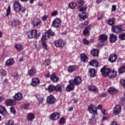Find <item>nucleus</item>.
I'll return each mask as SVG.
<instances>
[{
    "mask_svg": "<svg viewBox=\"0 0 125 125\" xmlns=\"http://www.w3.org/2000/svg\"><path fill=\"white\" fill-rule=\"evenodd\" d=\"M125 31V24H120L119 25H114L111 27V31L115 34H121Z\"/></svg>",
    "mask_w": 125,
    "mask_h": 125,
    "instance_id": "f257e3e1",
    "label": "nucleus"
},
{
    "mask_svg": "<svg viewBox=\"0 0 125 125\" xmlns=\"http://www.w3.org/2000/svg\"><path fill=\"white\" fill-rule=\"evenodd\" d=\"M41 35V32H39L38 34V30L36 29H32L27 32V37L29 39H39Z\"/></svg>",
    "mask_w": 125,
    "mask_h": 125,
    "instance_id": "f03ea898",
    "label": "nucleus"
},
{
    "mask_svg": "<svg viewBox=\"0 0 125 125\" xmlns=\"http://www.w3.org/2000/svg\"><path fill=\"white\" fill-rule=\"evenodd\" d=\"M111 68H106V65L104 66L101 69V72L102 73V76L104 77H107L109 76L111 73Z\"/></svg>",
    "mask_w": 125,
    "mask_h": 125,
    "instance_id": "7ed1b4c3",
    "label": "nucleus"
},
{
    "mask_svg": "<svg viewBox=\"0 0 125 125\" xmlns=\"http://www.w3.org/2000/svg\"><path fill=\"white\" fill-rule=\"evenodd\" d=\"M21 7V4L18 1H15L13 5V8L14 11L17 13H19L20 12V8Z\"/></svg>",
    "mask_w": 125,
    "mask_h": 125,
    "instance_id": "20e7f679",
    "label": "nucleus"
},
{
    "mask_svg": "<svg viewBox=\"0 0 125 125\" xmlns=\"http://www.w3.org/2000/svg\"><path fill=\"white\" fill-rule=\"evenodd\" d=\"M54 45L56 47L61 48L65 45V42L62 39H58L55 41Z\"/></svg>",
    "mask_w": 125,
    "mask_h": 125,
    "instance_id": "39448f33",
    "label": "nucleus"
},
{
    "mask_svg": "<svg viewBox=\"0 0 125 125\" xmlns=\"http://www.w3.org/2000/svg\"><path fill=\"white\" fill-rule=\"evenodd\" d=\"M75 85H80L82 83V78L80 76H75L73 80H70Z\"/></svg>",
    "mask_w": 125,
    "mask_h": 125,
    "instance_id": "423d86ee",
    "label": "nucleus"
},
{
    "mask_svg": "<svg viewBox=\"0 0 125 125\" xmlns=\"http://www.w3.org/2000/svg\"><path fill=\"white\" fill-rule=\"evenodd\" d=\"M39 83H41L40 79L37 77H34L32 79L30 85L31 86H33V87H36V86H38V85H39Z\"/></svg>",
    "mask_w": 125,
    "mask_h": 125,
    "instance_id": "0eeeda50",
    "label": "nucleus"
},
{
    "mask_svg": "<svg viewBox=\"0 0 125 125\" xmlns=\"http://www.w3.org/2000/svg\"><path fill=\"white\" fill-rule=\"evenodd\" d=\"M60 118V114L58 112H54L50 116V119L51 121H58Z\"/></svg>",
    "mask_w": 125,
    "mask_h": 125,
    "instance_id": "6e6552de",
    "label": "nucleus"
},
{
    "mask_svg": "<svg viewBox=\"0 0 125 125\" xmlns=\"http://www.w3.org/2000/svg\"><path fill=\"white\" fill-rule=\"evenodd\" d=\"M89 112L93 115H97V108L93 104H90L88 106Z\"/></svg>",
    "mask_w": 125,
    "mask_h": 125,
    "instance_id": "1a4fd4ad",
    "label": "nucleus"
},
{
    "mask_svg": "<svg viewBox=\"0 0 125 125\" xmlns=\"http://www.w3.org/2000/svg\"><path fill=\"white\" fill-rule=\"evenodd\" d=\"M69 84L67 85L65 88L66 91L71 92L72 90H75V84H74L70 80L68 81Z\"/></svg>",
    "mask_w": 125,
    "mask_h": 125,
    "instance_id": "9d476101",
    "label": "nucleus"
},
{
    "mask_svg": "<svg viewBox=\"0 0 125 125\" xmlns=\"http://www.w3.org/2000/svg\"><path fill=\"white\" fill-rule=\"evenodd\" d=\"M122 111V107L119 104H117L114 108L113 113L114 116H118L121 113Z\"/></svg>",
    "mask_w": 125,
    "mask_h": 125,
    "instance_id": "9b49d317",
    "label": "nucleus"
},
{
    "mask_svg": "<svg viewBox=\"0 0 125 125\" xmlns=\"http://www.w3.org/2000/svg\"><path fill=\"white\" fill-rule=\"evenodd\" d=\"M46 101L47 104H54L56 101V99L52 95L47 97Z\"/></svg>",
    "mask_w": 125,
    "mask_h": 125,
    "instance_id": "f8f14e48",
    "label": "nucleus"
},
{
    "mask_svg": "<svg viewBox=\"0 0 125 125\" xmlns=\"http://www.w3.org/2000/svg\"><path fill=\"white\" fill-rule=\"evenodd\" d=\"M61 22L60 19H56L53 21L52 26L55 28H59L61 26Z\"/></svg>",
    "mask_w": 125,
    "mask_h": 125,
    "instance_id": "ddd939ff",
    "label": "nucleus"
},
{
    "mask_svg": "<svg viewBox=\"0 0 125 125\" xmlns=\"http://www.w3.org/2000/svg\"><path fill=\"white\" fill-rule=\"evenodd\" d=\"M117 59L118 56H117V54H112L108 58V61L109 62H110V63H115V62L117 61Z\"/></svg>",
    "mask_w": 125,
    "mask_h": 125,
    "instance_id": "4468645a",
    "label": "nucleus"
},
{
    "mask_svg": "<svg viewBox=\"0 0 125 125\" xmlns=\"http://www.w3.org/2000/svg\"><path fill=\"white\" fill-rule=\"evenodd\" d=\"M22 98H23V94L20 92L16 93L13 97L15 101H21V100H22Z\"/></svg>",
    "mask_w": 125,
    "mask_h": 125,
    "instance_id": "2eb2a0df",
    "label": "nucleus"
},
{
    "mask_svg": "<svg viewBox=\"0 0 125 125\" xmlns=\"http://www.w3.org/2000/svg\"><path fill=\"white\" fill-rule=\"evenodd\" d=\"M5 103L6 106H13V105H16V101L10 99H7Z\"/></svg>",
    "mask_w": 125,
    "mask_h": 125,
    "instance_id": "dca6fc26",
    "label": "nucleus"
},
{
    "mask_svg": "<svg viewBox=\"0 0 125 125\" xmlns=\"http://www.w3.org/2000/svg\"><path fill=\"white\" fill-rule=\"evenodd\" d=\"M109 40L110 42L114 43V42H116L118 40V37H117V35L112 33L110 35Z\"/></svg>",
    "mask_w": 125,
    "mask_h": 125,
    "instance_id": "f3484780",
    "label": "nucleus"
},
{
    "mask_svg": "<svg viewBox=\"0 0 125 125\" xmlns=\"http://www.w3.org/2000/svg\"><path fill=\"white\" fill-rule=\"evenodd\" d=\"M80 59L81 62H83V63H86L88 61V57L86 54H81L80 55Z\"/></svg>",
    "mask_w": 125,
    "mask_h": 125,
    "instance_id": "a211bd4d",
    "label": "nucleus"
},
{
    "mask_svg": "<svg viewBox=\"0 0 125 125\" xmlns=\"http://www.w3.org/2000/svg\"><path fill=\"white\" fill-rule=\"evenodd\" d=\"M11 26L13 27H18L20 25V21L17 19H13L11 21Z\"/></svg>",
    "mask_w": 125,
    "mask_h": 125,
    "instance_id": "6ab92c4d",
    "label": "nucleus"
},
{
    "mask_svg": "<svg viewBox=\"0 0 125 125\" xmlns=\"http://www.w3.org/2000/svg\"><path fill=\"white\" fill-rule=\"evenodd\" d=\"M50 80L53 83H57V82L59 81V78L56 76V74L54 72L50 75Z\"/></svg>",
    "mask_w": 125,
    "mask_h": 125,
    "instance_id": "aec40b11",
    "label": "nucleus"
},
{
    "mask_svg": "<svg viewBox=\"0 0 125 125\" xmlns=\"http://www.w3.org/2000/svg\"><path fill=\"white\" fill-rule=\"evenodd\" d=\"M78 70V66L77 65H70L68 67V72L69 73H73Z\"/></svg>",
    "mask_w": 125,
    "mask_h": 125,
    "instance_id": "412c9836",
    "label": "nucleus"
},
{
    "mask_svg": "<svg viewBox=\"0 0 125 125\" xmlns=\"http://www.w3.org/2000/svg\"><path fill=\"white\" fill-rule=\"evenodd\" d=\"M36 74H37V70L33 67L27 72V75H28L29 77H34Z\"/></svg>",
    "mask_w": 125,
    "mask_h": 125,
    "instance_id": "4be33fe9",
    "label": "nucleus"
},
{
    "mask_svg": "<svg viewBox=\"0 0 125 125\" xmlns=\"http://www.w3.org/2000/svg\"><path fill=\"white\" fill-rule=\"evenodd\" d=\"M33 27H38L41 24V21L39 19L35 18L31 22Z\"/></svg>",
    "mask_w": 125,
    "mask_h": 125,
    "instance_id": "5701e85b",
    "label": "nucleus"
},
{
    "mask_svg": "<svg viewBox=\"0 0 125 125\" xmlns=\"http://www.w3.org/2000/svg\"><path fill=\"white\" fill-rule=\"evenodd\" d=\"M99 40L103 42H105L108 40V36L104 34H101L99 36Z\"/></svg>",
    "mask_w": 125,
    "mask_h": 125,
    "instance_id": "b1692460",
    "label": "nucleus"
},
{
    "mask_svg": "<svg viewBox=\"0 0 125 125\" xmlns=\"http://www.w3.org/2000/svg\"><path fill=\"white\" fill-rule=\"evenodd\" d=\"M115 22H116V19H115V18H114L109 19L106 21L107 24H108V25H109V26H112V27L115 25Z\"/></svg>",
    "mask_w": 125,
    "mask_h": 125,
    "instance_id": "393cba45",
    "label": "nucleus"
},
{
    "mask_svg": "<svg viewBox=\"0 0 125 125\" xmlns=\"http://www.w3.org/2000/svg\"><path fill=\"white\" fill-rule=\"evenodd\" d=\"M90 28H91V24L84 27V30L83 31V34L84 36H87L89 34V29Z\"/></svg>",
    "mask_w": 125,
    "mask_h": 125,
    "instance_id": "a878e982",
    "label": "nucleus"
},
{
    "mask_svg": "<svg viewBox=\"0 0 125 125\" xmlns=\"http://www.w3.org/2000/svg\"><path fill=\"white\" fill-rule=\"evenodd\" d=\"M89 64L90 66L94 67V68H97L99 65V63L96 60H92L90 61Z\"/></svg>",
    "mask_w": 125,
    "mask_h": 125,
    "instance_id": "bb28decb",
    "label": "nucleus"
},
{
    "mask_svg": "<svg viewBox=\"0 0 125 125\" xmlns=\"http://www.w3.org/2000/svg\"><path fill=\"white\" fill-rule=\"evenodd\" d=\"M35 114L33 113H30L27 114V120L29 121V122H32V121H34L35 120Z\"/></svg>",
    "mask_w": 125,
    "mask_h": 125,
    "instance_id": "cd10ccee",
    "label": "nucleus"
},
{
    "mask_svg": "<svg viewBox=\"0 0 125 125\" xmlns=\"http://www.w3.org/2000/svg\"><path fill=\"white\" fill-rule=\"evenodd\" d=\"M15 63L14 59H10L6 61L5 62V66L6 67H10V66H12Z\"/></svg>",
    "mask_w": 125,
    "mask_h": 125,
    "instance_id": "c85d7f7f",
    "label": "nucleus"
},
{
    "mask_svg": "<svg viewBox=\"0 0 125 125\" xmlns=\"http://www.w3.org/2000/svg\"><path fill=\"white\" fill-rule=\"evenodd\" d=\"M6 113H7L6 108L2 105H0V114L2 115V116H5L6 115Z\"/></svg>",
    "mask_w": 125,
    "mask_h": 125,
    "instance_id": "c756f323",
    "label": "nucleus"
},
{
    "mask_svg": "<svg viewBox=\"0 0 125 125\" xmlns=\"http://www.w3.org/2000/svg\"><path fill=\"white\" fill-rule=\"evenodd\" d=\"M45 33H46L49 38L50 37H54V36H55V32L53 31L51 29H49L47 30Z\"/></svg>",
    "mask_w": 125,
    "mask_h": 125,
    "instance_id": "7c9ffc66",
    "label": "nucleus"
},
{
    "mask_svg": "<svg viewBox=\"0 0 125 125\" xmlns=\"http://www.w3.org/2000/svg\"><path fill=\"white\" fill-rule=\"evenodd\" d=\"M89 73L91 78H94V77L96 76V70L94 68H91L89 71Z\"/></svg>",
    "mask_w": 125,
    "mask_h": 125,
    "instance_id": "2f4dec72",
    "label": "nucleus"
},
{
    "mask_svg": "<svg viewBox=\"0 0 125 125\" xmlns=\"http://www.w3.org/2000/svg\"><path fill=\"white\" fill-rule=\"evenodd\" d=\"M55 91L62 92V85L58 84L57 85L55 86Z\"/></svg>",
    "mask_w": 125,
    "mask_h": 125,
    "instance_id": "473e14b6",
    "label": "nucleus"
},
{
    "mask_svg": "<svg viewBox=\"0 0 125 125\" xmlns=\"http://www.w3.org/2000/svg\"><path fill=\"white\" fill-rule=\"evenodd\" d=\"M88 90L89 91H94V92H97V91H98V89H97L96 86L94 85H91L88 87Z\"/></svg>",
    "mask_w": 125,
    "mask_h": 125,
    "instance_id": "72a5a7b5",
    "label": "nucleus"
},
{
    "mask_svg": "<svg viewBox=\"0 0 125 125\" xmlns=\"http://www.w3.org/2000/svg\"><path fill=\"white\" fill-rule=\"evenodd\" d=\"M68 8L70 9H75L76 6H77V3L75 2H71L68 4Z\"/></svg>",
    "mask_w": 125,
    "mask_h": 125,
    "instance_id": "f704fd0d",
    "label": "nucleus"
},
{
    "mask_svg": "<svg viewBox=\"0 0 125 125\" xmlns=\"http://www.w3.org/2000/svg\"><path fill=\"white\" fill-rule=\"evenodd\" d=\"M84 3V1L83 0H79L76 3V6L78 8H81V7H83Z\"/></svg>",
    "mask_w": 125,
    "mask_h": 125,
    "instance_id": "c9c22d12",
    "label": "nucleus"
},
{
    "mask_svg": "<svg viewBox=\"0 0 125 125\" xmlns=\"http://www.w3.org/2000/svg\"><path fill=\"white\" fill-rule=\"evenodd\" d=\"M15 48L16 49L17 51H22L23 50V46L21 44H15Z\"/></svg>",
    "mask_w": 125,
    "mask_h": 125,
    "instance_id": "e433bc0d",
    "label": "nucleus"
},
{
    "mask_svg": "<svg viewBox=\"0 0 125 125\" xmlns=\"http://www.w3.org/2000/svg\"><path fill=\"white\" fill-rule=\"evenodd\" d=\"M91 54L94 57L98 56V54H99V51L97 49H93L91 52Z\"/></svg>",
    "mask_w": 125,
    "mask_h": 125,
    "instance_id": "4c0bfd02",
    "label": "nucleus"
},
{
    "mask_svg": "<svg viewBox=\"0 0 125 125\" xmlns=\"http://www.w3.org/2000/svg\"><path fill=\"white\" fill-rule=\"evenodd\" d=\"M47 90L49 92H53L55 91V86L54 85H49L47 87Z\"/></svg>",
    "mask_w": 125,
    "mask_h": 125,
    "instance_id": "58836bf2",
    "label": "nucleus"
},
{
    "mask_svg": "<svg viewBox=\"0 0 125 125\" xmlns=\"http://www.w3.org/2000/svg\"><path fill=\"white\" fill-rule=\"evenodd\" d=\"M49 39V37H48V36L47 35L46 33H43L42 34V42H45V41H47Z\"/></svg>",
    "mask_w": 125,
    "mask_h": 125,
    "instance_id": "ea45409f",
    "label": "nucleus"
},
{
    "mask_svg": "<svg viewBox=\"0 0 125 125\" xmlns=\"http://www.w3.org/2000/svg\"><path fill=\"white\" fill-rule=\"evenodd\" d=\"M125 72V65L121 66L118 69V73L119 74H124Z\"/></svg>",
    "mask_w": 125,
    "mask_h": 125,
    "instance_id": "a19ab883",
    "label": "nucleus"
},
{
    "mask_svg": "<svg viewBox=\"0 0 125 125\" xmlns=\"http://www.w3.org/2000/svg\"><path fill=\"white\" fill-rule=\"evenodd\" d=\"M110 75H109V78L111 79H113L114 78H116L117 77V72L115 70L111 71Z\"/></svg>",
    "mask_w": 125,
    "mask_h": 125,
    "instance_id": "79ce46f5",
    "label": "nucleus"
},
{
    "mask_svg": "<svg viewBox=\"0 0 125 125\" xmlns=\"http://www.w3.org/2000/svg\"><path fill=\"white\" fill-rule=\"evenodd\" d=\"M108 91L111 94H115L117 93V90L113 87H110L108 89Z\"/></svg>",
    "mask_w": 125,
    "mask_h": 125,
    "instance_id": "37998d69",
    "label": "nucleus"
},
{
    "mask_svg": "<svg viewBox=\"0 0 125 125\" xmlns=\"http://www.w3.org/2000/svg\"><path fill=\"white\" fill-rule=\"evenodd\" d=\"M29 107H30V104H24L21 106V109H25L26 110H28V109H29Z\"/></svg>",
    "mask_w": 125,
    "mask_h": 125,
    "instance_id": "c03bdc74",
    "label": "nucleus"
},
{
    "mask_svg": "<svg viewBox=\"0 0 125 125\" xmlns=\"http://www.w3.org/2000/svg\"><path fill=\"white\" fill-rule=\"evenodd\" d=\"M10 13H11V9L10 8V5H9L6 10V17H8V16L10 15Z\"/></svg>",
    "mask_w": 125,
    "mask_h": 125,
    "instance_id": "a18cd8bd",
    "label": "nucleus"
},
{
    "mask_svg": "<svg viewBox=\"0 0 125 125\" xmlns=\"http://www.w3.org/2000/svg\"><path fill=\"white\" fill-rule=\"evenodd\" d=\"M79 17L80 19H83V20H84L85 19H86V14L85 12H82V15H79Z\"/></svg>",
    "mask_w": 125,
    "mask_h": 125,
    "instance_id": "49530a36",
    "label": "nucleus"
},
{
    "mask_svg": "<svg viewBox=\"0 0 125 125\" xmlns=\"http://www.w3.org/2000/svg\"><path fill=\"white\" fill-rule=\"evenodd\" d=\"M89 123L91 125H92V124H95V123H96V118H95V116L93 115L92 118L89 120Z\"/></svg>",
    "mask_w": 125,
    "mask_h": 125,
    "instance_id": "de8ad7c7",
    "label": "nucleus"
},
{
    "mask_svg": "<svg viewBox=\"0 0 125 125\" xmlns=\"http://www.w3.org/2000/svg\"><path fill=\"white\" fill-rule=\"evenodd\" d=\"M118 38L121 41H125V33H121L119 34Z\"/></svg>",
    "mask_w": 125,
    "mask_h": 125,
    "instance_id": "09e8293b",
    "label": "nucleus"
},
{
    "mask_svg": "<svg viewBox=\"0 0 125 125\" xmlns=\"http://www.w3.org/2000/svg\"><path fill=\"white\" fill-rule=\"evenodd\" d=\"M60 125H65L66 124V120H65V118L64 117H62L60 119V122H59Z\"/></svg>",
    "mask_w": 125,
    "mask_h": 125,
    "instance_id": "8fccbe9b",
    "label": "nucleus"
},
{
    "mask_svg": "<svg viewBox=\"0 0 125 125\" xmlns=\"http://www.w3.org/2000/svg\"><path fill=\"white\" fill-rule=\"evenodd\" d=\"M6 71H5L4 69H0V77H4L5 75H6Z\"/></svg>",
    "mask_w": 125,
    "mask_h": 125,
    "instance_id": "3c124183",
    "label": "nucleus"
},
{
    "mask_svg": "<svg viewBox=\"0 0 125 125\" xmlns=\"http://www.w3.org/2000/svg\"><path fill=\"white\" fill-rule=\"evenodd\" d=\"M120 84L124 88H125V79H121L120 81Z\"/></svg>",
    "mask_w": 125,
    "mask_h": 125,
    "instance_id": "603ef678",
    "label": "nucleus"
},
{
    "mask_svg": "<svg viewBox=\"0 0 125 125\" xmlns=\"http://www.w3.org/2000/svg\"><path fill=\"white\" fill-rule=\"evenodd\" d=\"M83 42L84 45H88L89 44V41L85 38L83 39Z\"/></svg>",
    "mask_w": 125,
    "mask_h": 125,
    "instance_id": "864d4df0",
    "label": "nucleus"
},
{
    "mask_svg": "<svg viewBox=\"0 0 125 125\" xmlns=\"http://www.w3.org/2000/svg\"><path fill=\"white\" fill-rule=\"evenodd\" d=\"M42 47H43L44 49L47 50V44H46L45 41L42 42Z\"/></svg>",
    "mask_w": 125,
    "mask_h": 125,
    "instance_id": "5fc2aeb1",
    "label": "nucleus"
},
{
    "mask_svg": "<svg viewBox=\"0 0 125 125\" xmlns=\"http://www.w3.org/2000/svg\"><path fill=\"white\" fill-rule=\"evenodd\" d=\"M5 125H14V121L13 120H9L5 123Z\"/></svg>",
    "mask_w": 125,
    "mask_h": 125,
    "instance_id": "6e6d98bb",
    "label": "nucleus"
},
{
    "mask_svg": "<svg viewBox=\"0 0 125 125\" xmlns=\"http://www.w3.org/2000/svg\"><path fill=\"white\" fill-rule=\"evenodd\" d=\"M37 100L39 103V104H42L43 103V101L44 100V98L39 97L37 98Z\"/></svg>",
    "mask_w": 125,
    "mask_h": 125,
    "instance_id": "4d7b16f0",
    "label": "nucleus"
},
{
    "mask_svg": "<svg viewBox=\"0 0 125 125\" xmlns=\"http://www.w3.org/2000/svg\"><path fill=\"white\" fill-rule=\"evenodd\" d=\"M13 77H14V78L15 79V80H18V78H19V74H18V73H17V72H15L13 75Z\"/></svg>",
    "mask_w": 125,
    "mask_h": 125,
    "instance_id": "13d9d810",
    "label": "nucleus"
},
{
    "mask_svg": "<svg viewBox=\"0 0 125 125\" xmlns=\"http://www.w3.org/2000/svg\"><path fill=\"white\" fill-rule=\"evenodd\" d=\"M101 112L104 116H107V115H108V110L106 109L102 110Z\"/></svg>",
    "mask_w": 125,
    "mask_h": 125,
    "instance_id": "bf43d9fd",
    "label": "nucleus"
},
{
    "mask_svg": "<svg viewBox=\"0 0 125 125\" xmlns=\"http://www.w3.org/2000/svg\"><path fill=\"white\" fill-rule=\"evenodd\" d=\"M26 8L24 6H21L20 8V11H21V12H22V13H24V12H26Z\"/></svg>",
    "mask_w": 125,
    "mask_h": 125,
    "instance_id": "052dcab7",
    "label": "nucleus"
},
{
    "mask_svg": "<svg viewBox=\"0 0 125 125\" xmlns=\"http://www.w3.org/2000/svg\"><path fill=\"white\" fill-rule=\"evenodd\" d=\"M87 9V7H83L79 9V11L83 12V11H86Z\"/></svg>",
    "mask_w": 125,
    "mask_h": 125,
    "instance_id": "680f3d73",
    "label": "nucleus"
},
{
    "mask_svg": "<svg viewBox=\"0 0 125 125\" xmlns=\"http://www.w3.org/2000/svg\"><path fill=\"white\" fill-rule=\"evenodd\" d=\"M2 83L3 84V85H6L7 84H8L9 82H8V79H5V80H3Z\"/></svg>",
    "mask_w": 125,
    "mask_h": 125,
    "instance_id": "e2e57ef3",
    "label": "nucleus"
},
{
    "mask_svg": "<svg viewBox=\"0 0 125 125\" xmlns=\"http://www.w3.org/2000/svg\"><path fill=\"white\" fill-rule=\"evenodd\" d=\"M10 111L11 113L15 115L16 114V110H15V108L13 107H11L10 108Z\"/></svg>",
    "mask_w": 125,
    "mask_h": 125,
    "instance_id": "0e129e2a",
    "label": "nucleus"
},
{
    "mask_svg": "<svg viewBox=\"0 0 125 125\" xmlns=\"http://www.w3.org/2000/svg\"><path fill=\"white\" fill-rule=\"evenodd\" d=\"M45 66H49L50 65V61L49 60H46L44 62Z\"/></svg>",
    "mask_w": 125,
    "mask_h": 125,
    "instance_id": "69168bd1",
    "label": "nucleus"
},
{
    "mask_svg": "<svg viewBox=\"0 0 125 125\" xmlns=\"http://www.w3.org/2000/svg\"><path fill=\"white\" fill-rule=\"evenodd\" d=\"M47 18H48V16H46V15H44L42 17V21H46Z\"/></svg>",
    "mask_w": 125,
    "mask_h": 125,
    "instance_id": "338daca9",
    "label": "nucleus"
},
{
    "mask_svg": "<svg viewBox=\"0 0 125 125\" xmlns=\"http://www.w3.org/2000/svg\"><path fill=\"white\" fill-rule=\"evenodd\" d=\"M120 101L121 102V104L123 106L125 105V100H124V98H121L120 99Z\"/></svg>",
    "mask_w": 125,
    "mask_h": 125,
    "instance_id": "774afa93",
    "label": "nucleus"
}]
</instances>
